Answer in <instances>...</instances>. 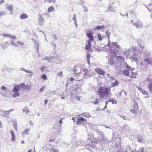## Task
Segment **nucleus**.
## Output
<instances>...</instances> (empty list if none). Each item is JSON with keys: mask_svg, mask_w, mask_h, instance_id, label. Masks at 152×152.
<instances>
[{"mask_svg": "<svg viewBox=\"0 0 152 152\" xmlns=\"http://www.w3.org/2000/svg\"><path fill=\"white\" fill-rule=\"evenodd\" d=\"M124 66L125 68L130 69V71H133L134 72H136L137 73L138 72L137 70L135 69L132 68V69H131V67L129 66L127 63L125 64Z\"/></svg>", "mask_w": 152, "mask_h": 152, "instance_id": "17", "label": "nucleus"}, {"mask_svg": "<svg viewBox=\"0 0 152 152\" xmlns=\"http://www.w3.org/2000/svg\"><path fill=\"white\" fill-rule=\"evenodd\" d=\"M92 147L93 146H91V145H88V144L87 145H85V148L87 149H89V150L91 152L93 151V150H92Z\"/></svg>", "mask_w": 152, "mask_h": 152, "instance_id": "27", "label": "nucleus"}, {"mask_svg": "<svg viewBox=\"0 0 152 152\" xmlns=\"http://www.w3.org/2000/svg\"><path fill=\"white\" fill-rule=\"evenodd\" d=\"M36 48H37V53H39V43H37L36 45Z\"/></svg>", "mask_w": 152, "mask_h": 152, "instance_id": "50", "label": "nucleus"}, {"mask_svg": "<svg viewBox=\"0 0 152 152\" xmlns=\"http://www.w3.org/2000/svg\"><path fill=\"white\" fill-rule=\"evenodd\" d=\"M62 73L63 72L62 71H61L60 72H59L57 73V75L59 77H62Z\"/></svg>", "mask_w": 152, "mask_h": 152, "instance_id": "53", "label": "nucleus"}, {"mask_svg": "<svg viewBox=\"0 0 152 152\" xmlns=\"http://www.w3.org/2000/svg\"><path fill=\"white\" fill-rule=\"evenodd\" d=\"M91 41H90L89 40H87L86 41V43L87 44L91 46Z\"/></svg>", "mask_w": 152, "mask_h": 152, "instance_id": "58", "label": "nucleus"}, {"mask_svg": "<svg viewBox=\"0 0 152 152\" xmlns=\"http://www.w3.org/2000/svg\"><path fill=\"white\" fill-rule=\"evenodd\" d=\"M41 78L42 79L45 80H47V77L46 76V75L45 74H43L42 75H41Z\"/></svg>", "mask_w": 152, "mask_h": 152, "instance_id": "46", "label": "nucleus"}, {"mask_svg": "<svg viewBox=\"0 0 152 152\" xmlns=\"http://www.w3.org/2000/svg\"><path fill=\"white\" fill-rule=\"evenodd\" d=\"M119 84L117 80H115V81L114 82H113L112 83L111 86L113 87L115 86H117Z\"/></svg>", "mask_w": 152, "mask_h": 152, "instance_id": "29", "label": "nucleus"}, {"mask_svg": "<svg viewBox=\"0 0 152 152\" xmlns=\"http://www.w3.org/2000/svg\"><path fill=\"white\" fill-rule=\"evenodd\" d=\"M7 88L4 86H2L1 87V90H7Z\"/></svg>", "mask_w": 152, "mask_h": 152, "instance_id": "52", "label": "nucleus"}, {"mask_svg": "<svg viewBox=\"0 0 152 152\" xmlns=\"http://www.w3.org/2000/svg\"><path fill=\"white\" fill-rule=\"evenodd\" d=\"M106 57L109 58L108 60V63L110 65H112L114 64V61L112 58L109 56H107Z\"/></svg>", "mask_w": 152, "mask_h": 152, "instance_id": "16", "label": "nucleus"}, {"mask_svg": "<svg viewBox=\"0 0 152 152\" xmlns=\"http://www.w3.org/2000/svg\"><path fill=\"white\" fill-rule=\"evenodd\" d=\"M137 140L140 142L143 143L145 141L141 135H139L137 137Z\"/></svg>", "mask_w": 152, "mask_h": 152, "instance_id": "20", "label": "nucleus"}, {"mask_svg": "<svg viewBox=\"0 0 152 152\" xmlns=\"http://www.w3.org/2000/svg\"><path fill=\"white\" fill-rule=\"evenodd\" d=\"M91 56V55L89 53H88L86 55V57L87 58V61L90 60V58Z\"/></svg>", "mask_w": 152, "mask_h": 152, "instance_id": "56", "label": "nucleus"}, {"mask_svg": "<svg viewBox=\"0 0 152 152\" xmlns=\"http://www.w3.org/2000/svg\"><path fill=\"white\" fill-rule=\"evenodd\" d=\"M87 37L89 38L91 42L93 41V38L92 34L90 33H88L87 34Z\"/></svg>", "mask_w": 152, "mask_h": 152, "instance_id": "22", "label": "nucleus"}, {"mask_svg": "<svg viewBox=\"0 0 152 152\" xmlns=\"http://www.w3.org/2000/svg\"><path fill=\"white\" fill-rule=\"evenodd\" d=\"M103 144L104 143V144L102 145V149L104 151H107L109 148L108 143H107L105 142H104L103 141Z\"/></svg>", "mask_w": 152, "mask_h": 152, "instance_id": "11", "label": "nucleus"}, {"mask_svg": "<svg viewBox=\"0 0 152 152\" xmlns=\"http://www.w3.org/2000/svg\"><path fill=\"white\" fill-rule=\"evenodd\" d=\"M3 36L4 37L10 38L11 37V35L7 34H3Z\"/></svg>", "mask_w": 152, "mask_h": 152, "instance_id": "54", "label": "nucleus"}, {"mask_svg": "<svg viewBox=\"0 0 152 152\" xmlns=\"http://www.w3.org/2000/svg\"><path fill=\"white\" fill-rule=\"evenodd\" d=\"M106 35L108 39H109L110 37V34L111 33L109 32L108 31H107L105 32Z\"/></svg>", "mask_w": 152, "mask_h": 152, "instance_id": "38", "label": "nucleus"}, {"mask_svg": "<svg viewBox=\"0 0 152 152\" xmlns=\"http://www.w3.org/2000/svg\"><path fill=\"white\" fill-rule=\"evenodd\" d=\"M104 26L102 25V26H100L99 25L97 26H96L95 28L96 29H97L98 30H100L101 29L103 28H104Z\"/></svg>", "mask_w": 152, "mask_h": 152, "instance_id": "43", "label": "nucleus"}, {"mask_svg": "<svg viewBox=\"0 0 152 152\" xmlns=\"http://www.w3.org/2000/svg\"><path fill=\"white\" fill-rule=\"evenodd\" d=\"M22 111L23 113H25L26 114L28 113L29 112L28 108L26 107H25L24 109H22Z\"/></svg>", "mask_w": 152, "mask_h": 152, "instance_id": "32", "label": "nucleus"}, {"mask_svg": "<svg viewBox=\"0 0 152 152\" xmlns=\"http://www.w3.org/2000/svg\"><path fill=\"white\" fill-rule=\"evenodd\" d=\"M138 110H135V109L133 108L130 109V111L131 112L133 113L134 114H136L137 113Z\"/></svg>", "mask_w": 152, "mask_h": 152, "instance_id": "41", "label": "nucleus"}, {"mask_svg": "<svg viewBox=\"0 0 152 152\" xmlns=\"http://www.w3.org/2000/svg\"><path fill=\"white\" fill-rule=\"evenodd\" d=\"M96 132L98 134L101 136L102 141L104 142H105L106 143H108L110 142V141L107 139L104 136V134L103 132L100 131L99 129H96Z\"/></svg>", "mask_w": 152, "mask_h": 152, "instance_id": "3", "label": "nucleus"}, {"mask_svg": "<svg viewBox=\"0 0 152 152\" xmlns=\"http://www.w3.org/2000/svg\"><path fill=\"white\" fill-rule=\"evenodd\" d=\"M87 121L86 119H85L83 117H79L77 119V120L76 121V124H80L81 122L84 121Z\"/></svg>", "mask_w": 152, "mask_h": 152, "instance_id": "13", "label": "nucleus"}, {"mask_svg": "<svg viewBox=\"0 0 152 152\" xmlns=\"http://www.w3.org/2000/svg\"><path fill=\"white\" fill-rule=\"evenodd\" d=\"M139 150V152H144V148H140Z\"/></svg>", "mask_w": 152, "mask_h": 152, "instance_id": "60", "label": "nucleus"}, {"mask_svg": "<svg viewBox=\"0 0 152 152\" xmlns=\"http://www.w3.org/2000/svg\"><path fill=\"white\" fill-rule=\"evenodd\" d=\"M18 85L20 89V88H24V89L25 86V83H21L19 85Z\"/></svg>", "mask_w": 152, "mask_h": 152, "instance_id": "44", "label": "nucleus"}, {"mask_svg": "<svg viewBox=\"0 0 152 152\" xmlns=\"http://www.w3.org/2000/svg\"><path fill=\"white\" fill-rule=\"evenodd\" d=\"M81 115L83 116L86 118H88L91 115L88 113H84L81 114Z\"/></svg>", "mask_w": 152, "mask_h": 152, "instance_id": "30", "label": "nucleus"}, {"mask_svg": "<svg viewBox=\"0 0 152 152\" xmlns=\"http://www.w3.org/2000/svg\"><path fill=\"white\" fill-rule=\"evenodd\" d=\"M49 150L50 152H58V150L57 148H50Z\"/></svg>", "mask_w": 152, "mask_h": 152, "instance_id": "26", "label": "nucleus"}, {"mask_svg": "<svg viewBox=\"0 0 152 152\" xmlns=\"http://www.w3.org/2000/svg\"><path fill=\"white\" fill-rule=\"evenodd\" d=\"M28 15L25 13L22 14L20 16V18L22 19H25L28 18Z\"/></svg>", "mask_w": 152, "mask_h": 152, "instance_id": "21", "label": "nucleus"}, {"mask_svg": "<svg viewBox=\"0 0 152 152\" xmlns=\"http://www.w3.org/2000/svg\"><path fill=\"white\" fill-rule=\"evenodd\" d=\"M20 90V88L18 85H14V87L12 90V91L13 92H19V91Z\"/></svg>", "mask_w": 152, "mask_h": 152, "instance_id": "15", "label": "nucleus"}, {"mask_svg": "<svg viewBox=\"0 0 152 152\" xmlns=\"http://www.w3.org/2000/svg\"><path fill=\"white\" fill-rule=\"evenodd\" d=\"M81 68L77 66H75L74 68V71L75 73V74L78 75L81 73V71L82 70Z\"/></svg>", "mask_w": 152, "mask_h": 152, "instance_id": "9", "label": "nucleus"}, {"mask_svg": "<svg viewBox=\"0 0 152 152\" xmlns=\"http://www.w3.org/2000/svg\"><path fill=\"white\" fill-rule=\"evenodd\" d=\"M145 81L147 82L148 83H152V78L148 77Z\"/></svg>", "mask_w": 152, "mask_h": 152, "instance_id": "34", "label": "nucleus"}, {"mask_svg": "<svg viewBox=\"0 0 152 152\" xmlns=\"http://www.w3.org/2000/svg\"><path fill=\"white\" fill-rule=\"evenodd\" d=\"M133 108L135 109V110H138V106L137 103L134 102L133 104Z\"/></svg>", "mask_w": 152, "mask_h": 152, "instance_id": "36", "label": "nucleus"}, {"mask_svg": "<svg viewBox=\"0 0 152 152\" xmlns=\"http://www.w3.org/2000/svg\"><path fill=\"white\" fill-rule=\"evenodd\" d=\"M137 88L144 95H146L145 96V98H147L150 97V95L148 94V91L144 90L140 87L137 86Z\"/></svg>", "mask_w": 152, "mask_h": 152, "instance_id": "7", "label": "nucleus"}, {"mask_svg": "<svg viewBox=\"0 0 152 152\" xmlns=\"http://www.w3.org/2000/svg\"><path fill=\"white\" fill-rule=\"evenodd\" d=\"M108 8V10L109 11L111 12H114V10H113V9L112 7H111L110 4Z\"/></svg>", "mask_w": 152, "mask_h": 152, "instance_id": "35", "label": "nucleus"}, {"mask_svg": "<svg viewBox=\"0 0 152 152\" xmlns=\"http://www.w3.org/2000/svg\"><path fill=\"white\" fill-rule=\"evenodd\" d=\"M99 102V99H95V101L94 102V104L95 105L98 104Z\"/></svg>", "mask_w": 152, "mask_h": 152, "instance_id": "55", "label": "nucleus"}, {"mask_svg": "<svg viewBox=\"0 0 152 152\" xmlns=\"http://www.w3.org/2000/svg\"><path fill=\"white\" fill-rule=\"evenodd\" d=\"M85 47H86V50H88L90 48L91 46H89V45H88L87 44H86V45Z\"/></svg>", "mask_w": 152, "mask_h": 152, "instance_id": "64", "label": "nucleus"}, {"mask_svg": "<svg viewBox=\"0 0 152 152\" xmlns=\"http://www.w3.org/2000/svg\"><path fill=\"white\" fill-rule=\"evenodd\" d=\"M137 42L139 44V46L142 48H143L144 47V43L142 41V40L141 38H139L137 39Z\"/></svg>", "mask_w": 152, "mask_h": 152, "instance_id": "14", "label": "nucleus"}, {"mask_svg": "<svg viewBox=\"0 0 152 152\" xmlns=\"http://www.w3.org/2000/svg\"><path fill=\"white\" fill-rule=\"evenodd\" d=\"M54 10V8L53 6H51L48 9V11L51 12Z\"/></svg>", "mask_w": 152, "mask_h": 152, "instance_id": "33", "label": "nucleus"}, {"mask_svg": "<svg viewBox=\"0 0 152 152\" xmlns=\"http://www.w3.org/2000/svg\"><path fill=\"white\" fill-rule=\"evenodd\" d=\"M10 133L12 137V141H15V136L14 133L11 130L10 131Z\"/></svg>", "mask_w": 152, "mask_h": 152, "instance_id": "25", "label": "nucleus"}, {"mask_svg": "<svg viewBox=\"0 0 152 152\" xmlns=\"http://www.w3.org/2000/svg\"><path fill=\"white\" fill-rule=\"evenodd\" d=\"M115 78L114 77L111 76V77H110V79H109V80L110 81H113L115 80Z\"/></svg>", "mask_w": 152, "mask_h": 152, "instance_id": "62", "label": "nucleus"}, {"mask_svg": "<svg viewBox=\"0 0 152 152\" xmlns=\"http://www.w3.org/2000/svg\"><path fill=\"white\" fill-rule=\"evenodd\" d=\"M125 54L128 56V58L131 59H133L134 61H136L138 60L139 58L138 54L132 52L130 49H128L125 50Z\"/></svg>", "mask_w": 152, "mask_h": 152, "instance_id": "2", "label": "nucleus"}, {"mask_svg": "<svg viewBox=\"0 0 152 152\" xmlns=\"http://www.w3.org/2000/svg\"><path fill=\"white\" fill-rule=\"evenodd\" d=\"M131 71V74L130 77L132 78H136V76L138 75L137 73L136 72H134L133 71Z\"/></svg>", "mask_w": 152, "mask_h": 152, "instance_id": "19", "label": "nucleus"}, {"mask_svg": "<svg viewBox=\"0 0 152 152\" xmlns=\"http://www.w3.org/2000/svg\"><path fill=\"white\" fill-rule=\"evenodd\" d=\"M95 72L97 74L103 76L105 74L104 71L99 68H96L95 69Z\"/></svg>", "mask_w": 152, "mask_h": 152, "instance_id": "12", "label": "nucleus"}, {"mask_svg": "<svg viewBox=\"0 0 152 152\" xmlns=\"http://www.w3.org/2000/svg\"><path fill=\"white\" fill-rule=\"evenodd\" d=\"M14 110L13 109H11L7 111L0 110V115L2 116L7 117L9 116L10 113Z\"/></svg>", "mask_w": 152, "mask_h": 152, "instance_id": "5", "label": "nucleus"}, {"mask_svg": "<svg viewBox=\"0 0 152 152\" xmlns=\"http://www.w3.org/2000/svg\"><path fill=\"white\" fill-rule=\"evenodd\" d=\"M133 24L136 26V27L139 28H142L143 27V24L142 22L140 20H139L135 23H134Z\"/></svg>", "mask_w": 152, "mask_h": 152, "instance_id": "8", "label": "nucleus"}, {"mask_svg": "<svg viewBox=\"0 0 152 152\" xmlns=\"http://www.w3.org/2000/svg\"><path fill=\"white\" fill-rule=\"evenodd\" d=\"M83 8L84 9V11L85 12H87L88 11V8L86 7L85 6H83Z\"/></svg>", "mask_w": 152, "mask_h": 152, "instance_id": "57", "label": "nucleus"}, {"mask_svg": "<svg viewBox=\"0 0 152 152\" xmlns=\"http://www.w3.org/2000/svg\"><path fill=\"white\" fill-rule=\"evenodd\" d=\"M6 8L8 9L12 15H13V6L11 4H6L5 5Z\"/></svg>", "mask_w": 152, "mask_h": 152, "instance_id": "10", "label": "nucleus"}, {"mask_svg": "<svg viewBox=\"0 0 152 152\" xmlns=\"http://www.w3.org/2000/svg\"><path fill=\"white\" fill-rule=\"evenodd\" d=\"M14 124V127L15 128V129L17 130V124L15 122H14L13 123Z\"/></svg>", "mask_w": 152, "mask_h": 152, "instance_id": "59", "label": "nucleus"}, {"mask_svg": "<svg viewBox=\"0 0 152 152\" xmlns=\"http://www.w3.org/2000/svg\"><path fill=\"white\" fill-rule=\"evenodd\" d=\"M8 43L7 42H4L2 45V48H5L8 46Z\"/></svg>", "mask_w": 152, "mask_h": 152, "instance_id": "42", "label": "nucleus"}, {"mask_svg": "<svg viewBox=\"0 0 152 152\" xmlns=\"http://www.w3.org/2000/svg\"><path fill=\"white\" fill-rule=\"evenodd\" d=\"M144 55L146 56H150V53L148 51H146L144 52Z\"/></svg>", "mask_w": 152, "mask_h": 152, "instance_id": "39", "label": "nucleus"}, {"mask_svg": "<svg viewBox=\"0 0 152 152\" xmlns=\"http://www.w3.org/2000/svg\"><path fill=\"white\" fill-rule=\"evenodd\" d=\"M15 93L13 94L12 96L13 97L15 98L18 96L20 95L19 92H14Z\"/></svg>", "mask_w": 152, "mask_h": 152, "instance_id": "40", "label": "nucleus"}, {"mask_svg": "<svg viewBox=\"0 0 152 152\" xmlns=\"http://www.w3.org/2000/svg\"><path fill=\"white\" fill-rule=\"evenodd\" d=\"M130 72L128 70L125 69L122 71V73L126 76H128L129 75Z\"/></svg>", "mask_w": 152, "mask_h": 152, "instance_id": "18", "label": "nucleus"}, {"mask_svg": "<svg viewBox=\"0 0 152 152\" xmlns=\"http://www.w3.org/2000/svg\"><path fill=\"white\" fill-rule=\"evenodd\" d=\"M110 88V87L100 86L98 90L97 94L102 99H106L108 96V95L111 93Z\"/></svg>", "mask_w": 152, "mask_h": 152, "instance_id": "1", "label": "nucleus"}, {"mask_svg": "<svg viewBox=\"0 0 152 152\" xmlns=\"http://www.w3.org/2000/svg\"><path fill=\"white\" fill-rule=\"evenodd\" d=\"M27 73H30V74H27L26 76L28 77H31L33 75V73L31 71H29V72H27Z\"/></svg>", "mask_w": 152, "mask_h": 152, "instance_id": "49", "label": "nucleus"}, {"mask_svg": "<svg viewBox=\"0 0 152 152\" xmlns=\"http://www.w3.org/2000/svg\"><path fill=\"white\" fill-rule=\"evenodd\" d=\"M39 22L40 25H42L43 24V19L42 18V16H40L39 19Z\"/></svg>", "mask_w": 152, "mask_h": 152, "instance_id": "28", "label": "nucleus"}, {"mask_svg": "<svg viewBox=\"0 0 152 152\" xmlns=\"http://www.w3.org/2000/svg\"><path fill=\"white\" fill-rule=\"evenodd\" d=\"M109 41V40H108ZM111 43V42L109 41L107 45H106L107 46H109V49L108 50H106V52L108 53V54H110L112 55L113 56L115 55L116 53V52L115 51L114 49V48L113 47H111L110 46V43ZM106 45H105V47Z\"/></svg>", "mask_w": 152, "mask_h": 152, "instance_id": "4", "label": "nucleus"}, {"mask_svg": "<svg viewBox=\"0 0 152 152\" xmlns=\"http://www.w3.org/2000/svg\"><path fill=\"white\" fill-rule=\"evenodd\" d=\"M19 70L21 71H24L26 72V73L27 72H29V70H26L24 68H21L19 69Z\"/></svg>", "mask_w": 152, "mask_h": 152, "instance_id": "47", "label": "nucleus"}, {"mask_svg": "<svg viewBox=\"0 0 152 152\" xmlns=\"http://www.w3.org/2000/svg\"><path fill=\"white\" fill-rule=\"evenodd\" d=\"M144 61L145 63H147L148 64H151L152 62L150 60L149 58H146L144 59Z\"/></svg>", "mask_w": 152, "mask_h": 152, "instance_id": "23", "label": "nucleus"}, {"mask_svg": "<svg viewBox=\"0 0 152 152\" xmlns=\"http://www.w3.org/2000/svg\"><path fill=\"white\" fill-rule=\"evenodd\" d=\"M29 131V129H26L23 131L22 132V135L24 136L25 135H28V131Z\"/></svg>", "mask_w": 152, "mask_h": 152, "instance_id": "31", "label": "nucleus"}, {"mask_svg": "<svg viewBox=\"0 0 152 152\" xmlns=\"http://www.w3.org/2000/svg\"><path fill=\"white\" fill-rule=\"evenodd\" d=\"M97 37L100 41H101L102 40V38L100 34H98Z\"/></svg>", "mask_w": 152, "mask_h": 152, "instance_id": "51", "label": "nucleus"}, {"mask_svg": "<svg viewBox=\"0 0 152 152\" xmlns=\"http://www.w3.org/2000/svg\"><path fill=\"white\" fill-rule=\"evenodd\" d=\"M113 44L118 49H120L121 48L120 46L118 45L117 44V43L116 42H113Z\"/></svg>", "mask_w": 152, "mask_h": 152, "instance_id": "45", "label": "nucleus"}, {"mask_svg": "<svg viewBox=\"0 0 152 152\" xmlns=\"http://www.w3.org/2000/svg\"><path fill=\"white\" fill-rule=\"evenodd\" d=\"M83 72H84L83 75V77L84 78L86 79L91 76V75L89 73V71L87 69H83Z\"/></svg>", "mask_w": 152, "mask_h": 152, "instance_id": "6", "label": "nucleus"}, {"mask_svg": "<svg viewBox=\"0 0 152 152\" xmlns=\"http://www.w3.org/2000/svg\"><path fill=\"white\" fill-rule=\"evenodd\" d=\"M45 86H43L40 89L39 91V92H42L44 90L45 88Z\"/></svg>", "mask_w": 152, "mask_h": 152, "instance_id": "61", "label": "nucleus"}, {"mask_svg": "<svg viewBox=\"0 0 152 152\" xmlns=\"http://www.w3.org/2000/svg\"><path fill=\"white\" fill-rule=\"evenodd\" d=\"M148 88L149 92L152 93V83L148 84Z\"/></svg>", "mask_w": 152, "mask_h": 152, "instance_id": "24", "label": "nucleus"}, {"mask_svg": "<svg viewBox=\"0 0 152 152\" xmlns=\"http://www.w3.org/2000/svg\"><path fill=\"white\" fill-rule=\"evenodd\" d=\"M127 149H129L130 151L133 152L134 151V150H133L129 146H128L127 147Z\"/></svg>", "mask_w": 152, "mask_h": 152, "instance_id": "63", "label": "nucleus"}, {"mask_svg": "<svg viewBox=\"0 0 152 152\" xmlns=\"http://www.w3.org/2000/svg\"><path fill=\"white\" fill-rule=\"evenodd\" d=\"M24 89L26 90H30L31 89V86L29 85H25Z\"/></svg>", "mask_w": 152, "mask_h": 152, "instance_id": "48", "label": "nucleus"}, {"mask_svg": "<svg viewBox=\"0 0 152 152\" xmlns=\"http://www.w3.org/2000/svg\"><path fill=\"white\" fill-rule=\"evenodd\" d=\"M109 102H111L113 104H117V102L116 100L114 99H110L109 100Z\"/></svg>", "mask_w": 152, "mask_h": 152, "instance_id": "37", "label": "nucleus"}]
</instances>
